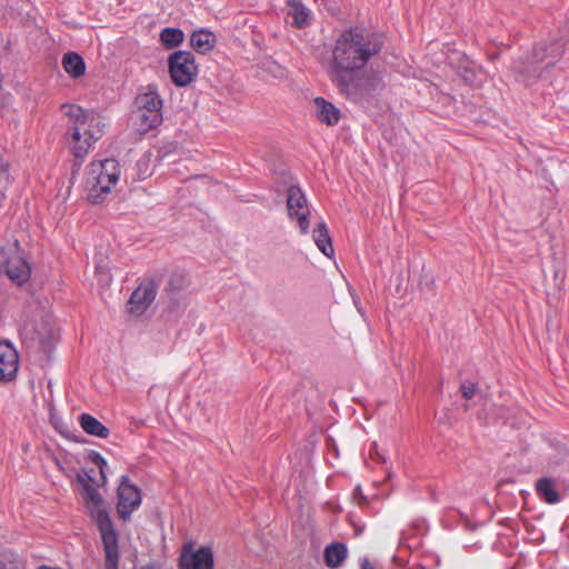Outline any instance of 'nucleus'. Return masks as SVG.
Masks as SVG:
<instances>
[{"mask_svg": "<svg viewBox=\"0 0 569 569\" xmlns=\"http://www.w3.org/2000/svg\"><path fill=\"white\" fill-rule=\"evenodd\" d=\"M68 133L71 134L73 140L72 146V153L77 159H83L87 153L89 152V149L91 147V143L89 139L86 137L82 139V131L81 128L78 126H69Z\"/></svg>", "mask_w": 569, "mask_h": 569, "instance_id": "24", "label": "nucleus"}, {"mask_svg": "<svg viewBox=\"0 0 569 569\" xmlns=\"http://www.w3.org/2000/svg\"><path fill=\"white\" fill-rule=\"evenodd\" d=\"M61 109L67 117L74 120L73 126L80 127L81 130L90 120L91 122H94L92 114H90L89 111L82 109L80 106L66 103L62 104Z\"/></svg>", "mask_w": 569, "mask_h": 569, "instance_id": "26", "label": "nucleus"}, {"mask_svg": "<svg viewBox=\"0 0 569 569\" xmlns=\"http://www.w3.org/2000/svg\"><path fill=\"white\" fill-rule=\"evenodd\" d=\"M18 371V353L9 342H0V380L11 381Z\"/></svg>", "mask_w": 569, "mask_h": 569, "instance_id": "12", "label": "nucleus"}, {"mask_svg": "<svg viewBox=\"0 0 569 569\" xmlns=\"http://www.w3.org/2000/svg\"><path fill=\"white\" fill-rule=\"evenodd\" d=\"M287 208L290 219L298 221L301 233L309 230L310 211L307 206V199L298 186H290L287 190Z\"/></svg>", "mask_w": 569, "mask_h": 569, "instance_id": "11", "label": "nucleus"}, {"mask_svg": "<svg viewBox=\"0 0 569 569\" xmlns=\"http://www.w3.org/2000/svg\"><path fill=\"white\" fill-rule=\"evenodd\" d=\"M83 137L89 139L90 143L100 139L102 134V129L100 128V122L96 121L91 122V120L83 127Z\"/></svg>", "mask_w": 569, "mask_h": 569, "instance_id": "29", "label": "nucleus"}, {"mask_svg": "<svg viewBox=\"0 0 569 569\" xmlns=\"http://www.w3.org/2000/svg\"><path fill=\"white\" fill-rule=\"evenodd\" d=\"M361 569H375L373 565L369 561L368 558H363L361 560Z\"/></svg>", "mask_w": 569, "mask_h": 569, "instance_id": "35", "label": "nucleus"}, {"mask_svg": "<svg viewBox=\"0 0 569 569\" xmlns=\"http://www.w3.org/2000/svg\"><path fill=\"white\" fill-rule=\"evenodd\" d=\"M161 281L162 274L141 281L127 302V312L136 318L142 316L154 301Z\"/></svg>", "mask_w": 569, "mask_h": 569, "instance_id": "5", "label": "nucleus"}, {"mask_svg": "<svg viewBox=\"0 0 569 569\" xmlns=\"http://www.w3.org/2000/svg\"><path fill=\"white\" fill-rule=\"evenodd\" d=\"M216 44V36L207 30L200 29L193 31L190 36V46L201 54H204L213 49Z\"/></svg>", "mask_w": 569, "mask_h": 569, "instance_id": "18", "label": "nucleus"}, {"mask_svg": "<svg viewBox=\"0 0 569 569\" xmlns=\"http://www.w3.org/2000/svg\"><path fill=\"white\" fill-rule=\"evenodd\" d=\"M479 390L478 383L463 381L460 385V391L463 398L471 399Z\"/></svg>", "mask_w": 569, "mask_h": 569, "instance_id": "31", "label": "nucleus"}, {"mask_svg": "<svg viewBox=\"0 0 569 569\" xmlns=\"http://www.w3.org/2000/svg\"><path fill=\"white\" fill-rule=\"evenodd\" d=\"M381 49L382 41L358 27L342 31L332 48L328 71L330 80L362 70Z\"/></svg>", "mask_w": 569, "mask_h": 569, "instance_id": "1", "label": "nucleus"}, {"mask_svg": "<svg viewBox=\"0 0 569 569\" xmlns=\"http://www.w3.org/2000/svg\"><path fill=\"white\" fill-rule=\"evenodd\" d=\"M289 14L293 18V26L301 29L310 23V13L301 0H288Z\"/></svg>", "mask_w": 569, "mask_h": 569, "instance_id": "25", "label": "nucleus"}, {"mask_svg": "<svg viewBox=\"0 0 569 569\" xmlns=\"http://www.w3.org/2000/svg\"><path fill=\"white\" fill-rule=\"evenodd\" d=\"M331 82L340 94L353 102H369L386 88L381 72L375 70H357Z\"/></svg>", "mask_w": 569, "mask_h": 569, "instance_id": "3", "label": "nucleus"}, {"mask_svg": "<svg viewBox=\"0 0 569 569\" xmlns=\"http://www.w3.org/2000/svg\"><path fill=\"white\" fill-rule=\"evenodd\" d=\"M353 498L357 500L359 506L368 505V498L362 493L360 486H357L353 491Z\"/></svg>", "mask_w": 569, "mask_h": 569, "instance_id": "34", "label": "nucleus"}, {"mask_svg": "<svg viewBox=\"0 0 569 569\" xmlns=\"http://www.w3.org/2000/svg\"><path fill=\"white\" fill-rule=\"evenodd\" d=\"M6 273L9 279L21 286L30 279L31 267L23 257L19 253H14L6 261Z\"/></svg>", "mask_w": 569, "mask_h": 569, "instance_id": "13", "label": "nucleus"}, {"mask_svg": "<svg viewBox=\"0 0 569 569\" xmlns=\"http://www.w3.org/2000/svg\"><path fill=\"white\" fill-rule=\"evenodd\" d=\"M548 69L542 62L532 59L530 52L515 60L511 66L516 80L526 87L532 86L542 79Z\"/></svg>", "mask_w": 569, "mask_h": 569, "instance_id": "9", "label": "nucleus"}, {"mask_svg": "<svg viewBox=\"0 0 569 569\" xmlns=\"http://www.w3.org/2000/svg\"><path fill=\"white\" fill-rule=\"evenodd\" d=\"M348 555L347 546L342 542H333L325 549V563L328 568L337 569L346 560Z\"/></svg>", "mask_w": 569, "mask_h": 569, "instance_id": "19", "label": "nucleus"}, {"mask_svg": "<svg viewBox=\"0 0 569 569\" xmlns=\"http://www.w3.org/2000/svg\"><path fill=\"white\" fill-rule=\"evenodd\" d=\"M148 163H149V160H147V159H140V160L137 162V166H138L139 168H141V167H146V168H144V172H147V170H148Z\"/></svg>", "mask_w": 569, "mask_h": 569, "instance_id": "36", "label": "nucleus"}, {"mask_svg": "<svg viewBox=\"0 0 569 569\" xmlns=\"http://www.w3.org/2000/svg\"><path fill=\"white\" fill-rule=\"evenodd\" d=\"M566 41L562 37L543 39L533 44L530 57L552 68L565 53Z\"/></svg>", "mask_w": 569, "mask_h": 569, "instance_id": "10", "label": "nucleus"}, {"mask_svg": "<svg viewBox=\"0 0 569 569\" xmlns=\"http://www.w3.org/2000/svg\"><path fill=\"white\" fill-rule=\"evenodd\" d=\"M168 67L171 81L177 87L190 84L198 73V66L193 53L190 51L178 50L168 58Z\"/></svg>", "mask_w": 569, "mask_h": 569, "instance_id": "4", "label": "nucleus"}, {"mask_svg": "<svg viewBox=\"0 0 569 569\" xmlns=\"http://www.w3.org/2000/svg\"><path fill=\"white\" fill-rule=\"evenodd\" d=\"M79 423L83 431L90 436L106 439L109 437V429L101 423L97 418L89 413H82L79 417Z\"/></svg>", "mask_w": 569, "mask_h": 569, "instance_id": "20", "label": "nucleus"}, {"mask_svg": "<svg viewBox=\"0 0 569 569\" xmlns=\"http://www.w3.org/2000/svg\"><path fill=\"white\" fill-rule=\"evenodd\" d=\"M117 495V512L120 519L128 521L131 513L141 505V491L137 486L130 483L128 476H122Z\"/></svg>", "mask_w": 569, "mask_h": 569, "instance_id": "8", "label": "nucleus"}, {"mask_svg": "<svg viewBox=\"0 0 569 569\" xmlns=\"http://www.w3.org/2000/svg\"><path fill=\"white\" fill-rule=\"evenodd\" d=\"M88 459L99 468L100 475L104 481V467L107 466V460L98 451L94 450L89 451Z\"/></svg>", "mask_w": 569, "mask_h": 569, "instance_id": "30", "label": "nucleus"}, {"mask_svg": "<svg viewBox=\"0 0 569 569\" xmlns=\"http://www.w3.org/2000/svg\"><path fill=\"white\" fill-rule=\"evenodd\" d=\"M313 241L318 249L328 258L333 257L335 249L332 246V239L329 234L326 222L321 221L317 223L312 232Z\"/></svg>", "mask_w": 569, "mask_h": 569, "instance_id": "17", "label": "nucleus"}, {"mask_svg": "<svg viewBox=\"0 0 569 569\" xmlns=\"http://www.w3.org/2000/svg\"><path fill=\"white\" fill-rule=\"evenodd\" d=\"M93 174L94 183L89 189L88 200L93 204H99L110 193L111 186H114L118 181H108L107 177L100 173Z\"/></svg>", "mask_w": 569, "mask_h": 569, "instance_id": "15", "label": "nucleus"}, {"mask_svg": "<svg viewBox=\"0 0 569 569\" xmlns=\"http://www.w3.org/2000/svg\"><path fill=\"white\" fill-rule=\"evenodd\" d=\"M8 180L7 168L0 172V208L6 199V182Z\"/></svg>", "mask_w": 569, "mask_h": 569, "instance_id": "33", "label": "nucleus"}, {"mask_svg": "<svg viewBox=\"0 0 569 569\" xmlns=\"http://www.w3.org/2000/svg\"><path fill=\"white\" fill-rule=\"evenodd\" d=\"M91 173H100L107 177L108 181L119 180V163L114 159H104L99 162H92L90 164Z\"/></svg>", "mask_w": 569, "mask_h": 569, "instance_id": "23", "label": "nucleus"}, {"mask_svg": "<svg viewBox=\"0 0 569 569\" xmlns=\"http://www.w3.org/2000/svg\"><path fill=\"white\" fill-rule=\"evenodd\" d=\"M313 103L316 107V117L320 122L330 127L339 122L341 111L332 102L322 97H317L313 99Z\"/></svg>", "mask_w": 569, "mask_h": 569, "instance_id": "14", "label": "nucleus"}, {"mask_svg": "<svg viewBox=\"0 0 569 569\" xmlns=\"http://www.w3.org/2000/svg\"><path fill=\"white\" fill-rule=\"evenodd\" d=\"M184 33L179 28L167 27L160 33V41L167 49H172L182 43Z\"/></svg>", "mask_w": 569, "mask_h": 569, "instance_id": "27", "label": "nucleus"}, {"mask_svg": "<svg viewBox=\"0 0 569 569\" xmlns=\"http://www.w3.org/2000/svg\"><path fill=\"white\" fill-rule=\"evenodd\" d=\"M536 491L547 503H558L561 499L559 492L556 490L555 480L549 477H543L537 480Z\"/></svg>", "mask_w": 569, "mask_h": 569, "instance_id": "21", "label": "nucleus"}, {"mask_svg": "<svg viewBox=\"0 0 569 569\" xmlns=\"http://www.w3.org/2000/svg\"><path fill=\"white\" fill-rule=\"evenodd\" d=\"M62 67L64 71L72 78H79L86 72V63L83 58L77 52H67L62 58Z\"/></svg>", "mask_w": 569, "mask_h": 569, "instance_id": "22", "label": "nucleus"}, {"mask_svg": "<svg viewBox=\"0 0 569 569\" xmlns=\"http://www.w3.org/2000/svg\"><path fill=\"white\" fill-rule=\"evenodd\" d=\"M136 104L139 109L140 126L143 130L157 128L162 122V100L156 90L138 94Z\"/></svg>", "mask_w": 569, "mask_h": 569, "instance_id": "6", "label": "nucleus"}, {"mask_svg": "<svg viewBox=\"0 0 569 569\" xmlns=\"http://www.w3.org/2000/svg\"><path fill=\"white\" fill-rule=\"evenodd\" d=\"M77 480L83 488V499L86 500L91 518L94 520L103 543L106 553L104 569H118L119 563V536L107 509L103 506V498L99 491L90 483L94 478L88 473L86 477L78 473Z\"/></svg>", "mask_w": 569, "mask_h": 569, "instance_id": "2", "label": "nucleus"}, {"mask_svg": "<svg viewBox=\"0 0 569 569\" xmlns=\"http://www.w3.org/2000/svg\"><path fill=\"white\" fill-rule=\"evenodd\" d=\"M213 551L203 546L194 550L193 542L189 541L181 548L178 558V569H213Z\"/></svg>", "mask_w": 569, "mask_h": 569, "instance_id": "7", "label": "nucleus"}, {"mask_svg": "<svg viewBox=\"0 0 569 569\" xmlns=\"http://www.w3.org/2000/svg\"><path fill=\"white\" fill-rule=\"evenodd\" d=\"M0 568L1 569H21V559L9 549L0 550Z\"/></svg>", "mask_w": 569, "mask_h": 569, "instance_id": "28", "label": "nucleus"}, {"mask_svg": "<svg viewBox=\"0 0 569 569\" xmlns=\"http://www.w3.org/2000/svg\"><path fill=\"white\" fill-rule=\"evenodd\" d=\"M460 74L466 83L471 86L476 84V72L473 69L466 67L462 69Z\"/></svg>", "mask_w": 569, "mask_h": 569, "instance_id": "32", "label": "nucleus"}, {"mask_svg": "<svg viewBox=\"0 0 569 569\" xmlns=\"http://www.w3.org/2000/svg\"><path fill=\"white\" fill-rule=\"evenodd\" d=\"M184 288V277L181 273L173 272L168 278V281L163 288V292L169 299V312L178 311L179 303L176 296Z\"/></svg>", "mask_w": 569, "mask_h": 569, "instance_id": "16", "label": "nucleus"}]
</instances>
